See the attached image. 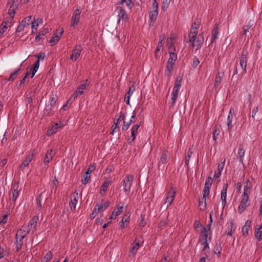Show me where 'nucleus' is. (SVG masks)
I'll return each instance as SVG.
<instances>
[{"label": "nucleus", "mask_w": 262, "mask_h": 262, "mask_svg": "<svg viewBox=\"0 0 262 262\" xmlns=\"http://www.w3.org/2000/svg\"><path fill=\"white\" fill-rule=\"evenodd\" d=\"M198 29L191 27L189 34V39L188 42L191 45L192 48H196V50H200L204 42V37L202 34L198 36Z\"/></svg>", "instance_id": "nucleus-1"}, {"label": "nucleus", "mask_w": 262, "mask_h": 262, "mask_svg": "<svg viewBox=\"0 0 262 262\" xmlns=\"http://www.w3.org/2000/svg\"><path fill=\"white\" fill-rule=\"evenodd\" d=\"M27 233L25 230L19 229L15 234L16 250L18 252L21 249L23 245V239L26 236Z\"/></svg>", "instance_id": "nucleus-2"}, {"label": "nucleus", "mask_w": 262, "mask_h": 262, "mask_svg": "<svg viewBox=\"0 0 262 262\" xmlns=\"http://www.w3.org/2000/svg\"><path fill=\"white\" fill-rule=\"evenodd\" d=\"M140 242L139 238H136L132 243L129 250L128 256L129 257H134L136 255L139 248L141 247Z\"/></svg>", "instance_id": "nucleus-3"}, {"label": "nucleus", "mask_w": 262, "mask_h": 262, "mask_svg": "<svg viewBox=\"0 0 262 262\" xmlns=\"http://www.w3.org/2000/svg\"><path fill=\"white\" fill-rule=\"evenodd\" d=\"M134 180V176L132 175H127L123 180V190L126 193H128L130 191V187Z\"/></svg>", "instance_id": "nucleus-4"}, {"label": "nucleus", "mask_w": 262, "mask_h": 262, "mask_svg": "<svg viewBox=\"0 0 262 262\" xmlns=\"http://www.w3.org/2000/svg\"><path fill=\"white\" fill-rule=\"evenodd\" d=\"M176 193V189L173 187H171L170 189V191L167 193L164 202V205H166L167 207L171 205V203L173 202L175 197Z\"/></svg>", "instance_id": "nucleus-5"}, {"label": "nucleus", "mask_w": 262, "mask_h": 262, "mask_svg": "<svg viewBox=\"0 0 262 262\" xmlns=\"http://www.w3.org/2000/svg\"><path fill=\"white\" fill-rule=\"evenodd\" d=\"M249 200V195L243 194L242 196V201L238 206V210L239 213H242L244 211L246 207L249 206L248 202Z\"/></svg>", "instance_id": "nucleus-6"}, {"label": "nucleus", "mask_w": 262, "mask_h": 262, "mask_svg": "<svg viewBox=\"0 0 262 262\" xmlns=\"http://www.w3.org/2000/svg\"><path fill=\"white\" fill-rule=\"evenodd\" d=\"M63 32V29L62 28L56 30V32L53 34L52 37L49 41L51 44V46H54L58 42L60 38L62 36Z\"/></svg>", "instance_id": "nucleus-7"}, {"label": "nucleus", "mask_w": 262, "mask_h": 262, "mask_svg": "<svg viewBox=\"0 0 262 262\" xmlns=\"http://www.w3.org/2000/svg\"><path fill=\"white\" fill-rule=\"evenodd\" d=\"M81 50L82 47L80 45L75 46L70 55V59L73 61H76L80 55Z\"/></svg>", "instance_id": "nucleus-8"}, {"label": "nucleus", "mask_w": 262, "mask_h": 262, "mask_svg": "<svg viewBox=\"0 0 262 262\" xmlns=\"http://www.w3.org/2000/svg\"><path fill=\"white\" fill-rule=\"evenodd\" d=\"M80 8L76 9L71 19V26L75 27L80 19Z\"/></svg>", "instance_id": "nucleus-9"}, {"label": "nucleus", "mask_w": 262, "mask_h": 262, "mask_svg": "<svg viewBox=\"0 0 262 262\" xmlns=\"http://www.w3.org/2000/svg\"><path fill=\"white\" fill-rule=\"evenodd\" d=\"M247 53L244 52V51L242 52L241 56L239 59V64L241 67L243 69V72L242 73V75L245 74L246 73V67H247Z\"/></svg>", "instance_id": "nucleus-10"}, {"label": "nucleus", "mask_w": 262, "mask_h": 262, "mask_svg": "<svg viewBox=\"0 0 262 262\" xmlns=\"http://www.w3.org/2000/svg\"><path fill=\"white\" fill-rule=\"evenodd\" d=\"M210 238H208L207 231L205 227H203L200 232V236L199 242L201 244H205L206 242H210Z\"/></svg>", "instance_id": "nucleus-11"}, {"label": "nucleus", "mask_w": 262, "mask_h": 262, "mask_svg": "<svg viewBox=\"0 0 262 262\" xmlns=\"http://www.w3.org/2000/svg\"><path fill=\"white\" fill-rule=\"evenodd\" d=\"M224 73H218L215 78L214 83L212 91L217 93L219 85L220 84L223 77Z\"/></svg>", "instance_id": "nucleus-12"}, {"label": "nucleus", "mask_w": 262, "mask_h": 262, "mask_svg": "<svg viewBox=\"0 0 262 262\" xmlns=\"http://www.w3.org/2000/svg\"><path fill=\"white\" fill-rule=\"evenodd\" d=\"M177 59H171L169 58L167 62L166 69L165 72V75L170 76L171 71L173 69V66L175 64V62Z\"/></svg>", "instance_id": "nucleus-13"}, {"label": "nucleus", "mask_w": 262, "mask_h": 262, "mask_svg": "<svg viewBox=\"0 0 262 262\" xmlns=\"http://www.w3.org/2000/svg\"><path fill=\"white\" fill-rule=\"evenodd\" d=\"M56 152L52 149L48 150L46 153V155L43 159V163L46 165L48 164L52 160L54 156L55 155Z\"/></svg>", "instance_id": "nucleus-14"}, {"label": "nucleus", "mask_w": 262, "mask_h": 262, "mask_svg": "<svg viewBox=\"0 0 262 262\" xmlns=\"http://www.w3.org/2000/svg\"><path fill=\"white\" fill-rule=\"evenodd\" d=\"M19 186L17 184L15 183L12 185L11 187V191H12V195H10V199L12 200V201L15 202L19 193V190H18Z\"/></svg>", "instance_id": "nucleus-15"}, {"label": "nucleus", "mask_w": 262, "mask_h": 262, "mask_svg": "<svg viewBox=\"0 0 262 262\" xmlns=\"http://www.w3.org/2000/svg\"><path fill=\"white\" fill-rule=\"evenodd\" d=\"M228 184L226 183L224 184L222 188V190L221 191V199L222 200V204L224 207L225 205H226V196H227V191L228 189Z\"/></svg>", "instance_id": "nucleus-16"}, {"label": "nucleus", "mask_w": 262, "mask_h": 262, "mask_svg": "<svg viewBox=\"0 0 262 262\" xmlns=\"http://www.w3.org/2000/svg\"><path fill=\"white\" fill-rule=\"evenodd\" d=\"M33 158V153L29 154L27 155L26 159L20 164V168L22 169H24L26 167H28L30 162L32 161Z\"/></svg>", "instance_id": "nucleus-17"}, {"label": "nucleus", "mask_w": 262, "mask_h": 262, "mask_svg": "<svg viewBox=\"0 0 262 262\" xmlns=\"http://www.w3.org/2000/svg\"><path fill=\"white\" fill-rule=\"evenodd\" d=\"M81 86H82V84L79 85L76 92L71 95L70 98L67 101V104H71L72 102L77 97L78 94H82V88H81Z\"/></svg>", "instance_id": "nucleus-18"}, {"label": "nucleus", "mask_w": 262, "mask_h": 262, "mask_svg": "<svg viewBox=\"0 0 262 262\" xmlns=\"http://www.w3.org/2000/svg\"><path fill=\"white\" fill-rule=\"evenodd\" d=\"M233 114H234V110L233 108H231L229 111V113L228 114V118H227V126H228V129L229 130H231L232 125V122L233 118Z\"/></svg>", "instance_id": "nucleus-19"}, {"label": "nucleus", "mask_w": 262, "mask_h": 262, "mask_svg": "<svg viewBox=\"0 0 262 262\" xmlns=\"http://www.w3.org/2000/svg\"><path fill=\"white\" fill-rule=\"evenodd\" d=\"M77 195L78 193L74 192L71 196V202L69 203V205L72 210H74L76 208V205L77 202L76 198Z\"/></svg>", "instance_id": "nucleus-20"}, {"label": "nucleus", "mask_w": 262, "mask_h": 262, "mask_svg": "<svg viewBox=\"0 0 262 262\" xmlns=\"http://www.w3.org/2000/svg\"><path fill=\"white\" fill-rule=\"evenodd\" d=\"M110 204V203L109 201H106L104 203H102L100 205L97 204L95 208H96V210L98 212H102L107 207H108Z\"/></svg>", "instance_id": "nucleus-21"}, {"label": "nucleus", "mask_w": 262, "mask_h": 262, "mask_svg": "<svg viewBox=\"0 0 262 262\" xmlns=\"http://www.w3.org/2000/svg\"><path fill=\"white\" fill-rule=\"evenodd\" d=\"M117 9L118 10V16L119 17L118 21L122 19H126L127 18V14L125 12V10L121 7H118Z\"/></svg>", "instance_id": "nucleus-22"}, {"label": "nucleus", "mask_w": 262, "mask_h": 262, "mask_svg": "<svg viewBox=\"0 0 262 262\" xmlns=\"http://www.w3.org/2000/svg\"><path fill=\"white\" fill-rule=\"evenodd\" d=\"M254 236L256 239L258 241H261L262 240V223L258 228L255 227Z\"/></svg>", "instance_id": "nucleus-23"}, {"label": "nucleus", "mask_w": 262, "mask_h": 262, "mask_svg": "<svg viewBox=\"0 0 262 262\" xmlns=\"http://www.w3.org/2000/svg\"><path fill=\"white\" fill-rule=\"evenodd\" d=\"M219 25L216 24L214 25V29L212 31V34H211V43H213V42H215L216 39L217 38V36L219 35Z\"/></svg>", "instance_id": "nucleus-24"}, {"label": "nucleus", "mask_w": 262, "mask_h": 262, "mask_svg": "<svg viewBox=\"0 0 262 262\" xmlns=\"http://www.w3.org/2000/svg\"><path fill=\"white\" fill-rule=\"evenodd\" d=\"M244 145L241 144L239 145V149L237 152L238 158L239 159V161L241 163H243L244 159L243 158L245 156V151L244 149Z\"/></svg>", "instance_id": "nucleus-25"}, {"label": "nucleus", "mask_w": 262, "mask_h": 262, "mask_svg": "<svg viewBox=\"0 0 262 262\" xmlns=\"http://www.w3.org/2000/svg\"><path fill=\"white\" fill-rule=\"evenodd\" d=\"M251 222L250 220H247L244 226L242 227V231L243 235L244 236H247L249 234V229L250 227Z\"/></svg>", "instance_id": "nucleus-26"}, {"label": "nucleus", "mask_w": 262, "mask_h": 262, "mask_svg": "<svg viewBox=\"0 0 262 262\" xmlns=\"http://www.w3.org/2000/svg\"><path fill=\"white\" fill-rule=\"evenodd\" d=\"M179 93L172 91L171 94V99L169 102L170 105V108L174 107L176 104V102L178 97Z\"/></svg>", "instance_id": "nucleus-27"}, {"label": "nucleus", "mask_w": 262, "mask_h": 262, "mask_svg": "<svg viewBox=\"0 0 262 262\" xmlns=\"http://www.w3.org/2000/svg\"><path fill=\"white\" fill-rule=\"evenodd\" d=\"M135 88L134 85H132V86H130L129 88V89L128 90V91L127 92V93L125 95V98H124V101H125L126 104H128V105L129 104L130 97H131L132 94H133V93L135 91Z\"/></svg>", "instance_id": "nucleus-28"}, {"label": "nucleus", "mask_w": 262, "mask_h": 262, "mask_svg": "<svg viewBox=\"0 0 262 262\" xmlns=\"http://www.w3.org/2000/svg\"><path fill=\"white\" fill-rule=\"evenodd\" d=\"M225 161V160H224L223 162L219 164L217 171L215 172L214 174V178L216 179L220 178V176L221 175L222 171L224 167Z\"/></svg>", "instance_id": "nucleus-29"}, {"label": "nucleus", "mask_w": 262, "mask_h": 262, "mask_svg": "<svg viewBox=\"0 0 262 262\" xmlns=\"http://www.w3.org/2000/svg\"><path fill=\"white\" fill-rule=\"evenodd\" d=\"M168 155L167 154V152L165 151H163L160 156V158L158 163V166H160V163L165 164L168 161Z\"/></svg>", "instance_id": "nucleus-30"}, {"label": "nucleus", "mask_w": 262, "mask_h": 262, "mask_svg": "<svg viewBox=\"0 0 262 262\" xmlns=\"http://www.w3.org/2000/svg\"><path fill=\"white\" fill-rule=\"evenodd\" d=\"M38 220V216L37 215H34L29 223L28 227L30 228H33V229H35L37 226V222Z\"/></svg>", "instance_id": "nucleus-31"}, {"label": "nucleus", "mask_w": 262, "mask_h": 262, "mask_svg": "<svg viewBox=\"0 0 262 262\" xmlns=\"http://www.w3.org/2000/svg\"><path fill=\"white\" fill-rule=\"evenodd\" d=\"M158 15V12H150L149 13V17L150 19L149 24H154L156 22Z\"/></svg>", "instance_id": "nucleus-32"}, {"label": "nucleus", "mask_w": 262, "mask_h": 262, "mask_svg": "<svg viewBox=\"0 0 262 262\" xmlns=\"http://www.w3.org/2000/svg\"><path fill=\"white\" fill-rule=\"evenodd\" d=\"M251 187V185L249 180H247L245 182V185L244 186V191L243 194L249 195L250 192Z\"/></svg>", "instance_id": "nucleus-33"}, {"label": "nucleus", "mask_w": 262, "mask_h": 262, "mask_svg": "<svg viewBox=\"0 0 262 262\" xmlns=\"http://www.w3.org/2000/svg\"><path fill=\"white\" fill-rule=\"evenodd\" d=\"M181 81L182 78L179 79V78H177V80H176L172 91L179 93L180 88L181 86Z\"/></svg>", "instance_id": "nucleus-34"}, {"label": "nucleus", "mask_w": 262, "mask_h": 262, "mask_svg": "<svg viewBox=\"0 0 262 262\" xmlns=\"http://www.w3.org/2000/svg\"><path fill=\"white\" fill-rule=\"evenodd\" d=\"M110 179H106L105 180L104 182H103V185L100 187V193L102 194V192L104 193L106 190L107 187L110 184Z\"/></svg>", "instance_id": "nucleus-35"}, {"label": "nucleus", "mask_w": 262, "mask_h": 262, "mask_svg": "<svg viewBox=\"0 0 262 262\" xmlns=\"http://www.w3.org/2000/svg\"><path fill=\"white\" fill-rule=\"evenodd\" d=\"M210 188L204 187L203 189V196L202 198V200H204V205H203L204 208L206 207L207 204L206 202V197L209 194Z\"/></svg>", "instance_id": "nucleus-36"}, {"label": "nucleus", "mask_w": 262, "mask_h": 262, "mask_svg": "<svg viewBox=\"0 0 262 262\" xmlns=\"http://www.w3.org/2000/svg\"><path fill=\"white\" fill-rule=\"evenodd\" d=\"M118 3L120 5L125 4L129 9H131L134 6V3L132 0H121Z\"/></svg>", "instance_id": "nucleus-37"}, {"label": "nucleus", "mask_w": 262, "mask_h": 262, "mask_svg": "<svg viewBox=\"0 0 262 262\" xmlns=\"http://www.w3.org/2000/svg\"><path fill=\"white\" fill-rule=\"evenodd\" d=\"M233 225L234 223L233 221H230L227 224V228L226 231V233L227 235L232 236Z\"/></svg>", "instance_id": "nucleus-38"}, {"label": "nucleus", "mask_w": 262, "mask_h": 262, "mask_svg": "<svg viewBox=\"0 0 262 262\" xmlns=\"http://www.w3.org/2000/svg\"><path fill=\"white\" fill-rule=\"evenodd\" d=\"M58 124L56 123L54 125H53L52 127L48 130L47 131V135L51 136L52 134L56 133L58 130Z\"/></svg>", "instance_id": "nucleus-39"}, {"label": "nucleus", "mask_w": 262, "mask_h": 262, "mask_svg": "<svg viewBox=\"0 0 262 262\" xmlns=\"http://www.w3.org/2000/svg\"><path fill=\"white\" fill-rule=\"evenodd\" d=\"M11 1L12 2V3L10 7V10H12V12L11 14H12V20H13L15 14V10L17 8V4L15 3L14 0H11Z\"/></svg>", "instance_id": "nucleus-40"}, {"label": "nucleus", "mask_w": 262, "mask_h": 262, "mask_svg": "<svg viewBox=\"0 0 262 262\" xmlns=\"http://www.w3.org/2000/svg\"><path fill=\"white\" fill-rule=\"evenodd\" d=\"M59 184V182L56 177L54 178L51 184V191H54V192L56 191L57 186Z\"/></svg>", "instance_id": "nucleus-41"}, {"label": "nucleus", "mask_w": 262, "mask_h": 262, "mask_svg": "<svg viewBox=\"0 0 262 262\" xmlns=\"http://www.w3.org/2000/svg\"><path fill=\"white\" fill-rule=\"evenodd\" d=\"M57 100V98L56 97V96H55L54 95H51L50 96L49 102H50V105H51V107L50 108V111L52 110V107L55 105Z\"/></svg>", "instance_id": "nucleus-42"}, {"label": "nucleus", "mask_w": 262, "mask_h": 262, "mask_svg": "<svg viewBox=\"0 0 262 262\" xmlns=\"http://www.w3.org/2000/svg\"><path fill=\"white\" fill-rule=\"evenodd\" d=\"M83 184H86L91 182V174L88 171H85L84 175L83 176Z\"/></svg>", "instance_id": "nucleus-43"}, {"label": "nucleus", "mask_w": 262, "mask_h": 262, "mask_svg": "<svg viewBox=\"0 0 262 262\" xmlns=\"http://www.w3.org/2000/svg\"><path fill=\"white\" fill-rule=\"evenodd\" d=\"M150 12H158V4L156 0H153Z\"/></svg>", "instance_id": "nucleus-44"}, {"label": "nucleus", "mask_w": 262, "mask_h": 262, "mask_svg": "<svg viewBox=\"0 0 262 262\" xmlns=\"http://www.w3.org/2000/svg\"><path fill=\"white\" fill-rule=\"evenodd\" d=\"M123 207V206H122L114 208V210L113 211V214H115V217H116L118 215L122 213Z\"/></svg>", "instance_id": "nucleus-45"}, {"label": "nucleus", "mask_w": 262, "mask_h": 262, "mask_svg": "<svg viewBox=\"0 0 262 262\" xmlns=\"http://www.w3.org/2000/svg\"><path fill=\"white\" fill-rule=\"evenodd\" d=\"M7 29V22L3 21L0 26V36H2Z\"/></svg>", "instance_id": "nucleus-46"}, {"label": "nucleus", "mask_w": 262, "mask_h": 262, "mask_svg": "<svg viewBox=\"0 0 262 262\" xmlns=\"http://www.w3.org/2000/svg\"><path fill=\"white\" fill-rule=\"evenodd\" d=\"M193 154L192 151L190 148L189 149L188 152H187V156L185 158V164L188 167L189 160L192 156V155Z\"/></svg>", "instance_id": "nucleus-47"}, {"label": "nucleus", "mask_w": 262, "mask_h": 262, "mask_svg": "<svg viewBox=\"0 0 262 262\" xmlns=\"http://www.w3.org/2000/svg\"><path fill=\"white\" fill-rule=\"evenodd\" d=\"M171 0H163L162 4L161 9L165 11L168 8Z\"/></svg>", "instance_id": "nucleus-48"}, {"label": "nucleus", "mask_w": 262, "mask_h": 262, "mask_svg": "<svg viewBox=\"0 0 262 262\" xmlns=\"http://www.w3.org/2000/svg\"><path fill=\"white\" fill-rule=\"evenodd\" d=\"M20 70V69H18V70H16L15 71H14V72H13V73H12L10 75V77L9 78V81H13L15 79H16V78L17 77V75H18L19 74V72Z\"/></svg>", "instance_id": "nucleus-49"}, {"label": "nucleus", "mask_w": 262, "mask_h": 262, "mask_svg": "<svg viewBox=\"0 0 262 262\" xmlns=\"http://www.w3.org/2000/svg\"><path fill=\"white\" fill-rule=\"evenodd\" d=\"M42 195V193H40L39 195H38L37 196L36 199L37 207L39 209H41L42 208V205H41V203Z\"/></svg>", "instance_id": "nucleus-50"}, {"label": "nucleus", "mask_w": 262, "mask_h": 262, "mask_svg": "<svg viewBox=\"0 0 262 262\" xmlns=\"http://www.w3.org/2000/svg\"><path fill=\"white\" fill-rule=\"evenodd\" d=\"M122 119L123 120V125L122 127V130H123V131H125V130H126L128 129L129 126H130V124H129V123L128 122H126L124 120H125V116H122Z\"/></svg>", "instance_id": "nucleus-51"}, {"label": "nucleus", "mask_w": 262, "mask_h": 262, "mask_svg": "<svg viewBox=\"0 0 262 262\" xmlns=\"http://www.w3.org/2000/svg\"><path fill=\"white\" fill-rule=\"evenodd\" d=\"M53 257V254L51 251H49L44 256V259L46 262L50 261Z\"/></svg>", "instance_id": "nucleus-52"}, {"label": "nucleus", "mask_w": 262, "mask_h": 262, "mask_svg": "<svg viewBox=\"0 0 262 262\" xmlns=\"http://www.w3.org/2000/svg\"><path fill=\"white\" fill-rule=\"evenodd\" d=\"M8 218V214L0 216V224H5L7 223Z\"/></svg>", "instance_id": "nucleus-53"}, {"label": "nucleus", "mask_w": 262, "mask_h": 262, "mask_svg": "<svg viewBox=\"0 0 262 262\" xmlns=\"http://www.w3.org/2000/svg\"><path fill=\"white\" fill-rule=\"evenodd\" d=\"M163 45H164V42L162 40H161L159 42V43L158 45V46L156 48V53H155V56H157V53L161 49L163 48Z\"/></svg>", "instance_id": "nucleus-54"}, {"label": "nucleus", "mask_w": 262, "mask_h": 262, "mask_svg": "<svg viewBox=\"0 0 262 262\" xmlns=\"http://www.w3.org/2000/svg\"><path fill=\"white\" fill-rule=\"evenodd\" d=\"M221 250H222V248H221V244H216V245L214 247V252L215 253H217V254L219 255H220L221 253Z\"/></svg>", "instance_id": "nucleus-55"}, {"label": "nucleus", "mask_w": 262, "mask_h": 262, "mask_svg": "<svg viewBox=\"0 0 262 262\" xmlns=\"http://www.w3.org/2000/svg\"><path fill=\"white\" fill-rule=\"evenodd\" d=\"M167 224V220L166 219H162L158 224V227L162 228Z\"/></svg>", "instance_id": "nucleus-56"}, {"label": "nucleus", "mask_w": 262, "mask_h": 262, "mask_svg": "<svg viewBox=\"0 0 262 262\" xmlns=\"http://www.w3.org/2000/svg\"><path fill=\"white\" fill-rule=\"evenodd\" d=\"M219 133L220 130L217 129L216 126H214L213 133V138L214 141L216 140L217 136L219 135Z\"/></svg>", "instance_id": "nucleus-57"}, {"label": "nucleus", "mask_w": 262, "mask_h": 262, "mask_svg": "<svg viewBox=\"0 0 262 262\" xmlns=\"http://www.w3.org/2000/svg\"><path fill=\"white\" fill-rule=\"evenodd\" d=\"M199 63H200V60H199V59L195 56L194 57V58H193V63L192 64V67L193 68H195L198 66V64Z\"/></svg>", "instance_id": "nucleus-58"}, {"label": "nucleus", "mask_w": 262, "mask_h": 262, "mask_svg": "<svg viewBox=\"0 0 262 262\" xmlns=\"http://www.w3.org/2000/svg\"><path fill=\"white\" fill-rule=\"evenodd\" d=\"M121 114V113H120V114H117L116 115L114 123H116L117 124L119 123L121 118L122 117V116H123Z\"/></svg>", "instance_id": "nucleus-59"}, {"label": "nucleus", "mask_w": 262, "mask_h": 262, "mask_svg": "<svg viewBox=\"0 0 262 262\" xmlns=\"http://www.w3.org/2000/svg\"><path fill=\"white\" fill-rule=\"evenodd\" d=\"M128 219L129 217L127 215L124 216L121 220V227H122L123 228H124L125 227L124 226V223L128 222Z\"/></svg>", "instance_id": "nucleus-60"}, {"label": "nucleus", "mask_w": 262, "mask_h": 262, "mask_svg": "<svg viewBox=\"0 0 262 262\" xmlns=\"http://www.w3.org/2000/svg\"><path fill=\"white\" fill-rule=\"evenodd\" d=\"M35 57L38 58V60H43L46 57L45 53H40L39 54L35 55Z\"/></svg>", "instance_id": "nucleus-61"}, {"label": "nucleus", "mask_w": 262, "mask_h": 262, "mask_svg": "<svg viewBox=\"0 0 262 262\" xmlns=\"http://www.w3.org/2000/svg\"><path fill=\"white\" fill-rule=\"evenodd\" d=\"M169 58L173 59H177V54L174 53V51H169Z\"/></svg>", "instance_id": "nucleus-62"}, {"label": "nucleus", "mask_w": 262, "mask_h": 262, "mask_svg": "<svg viewBox=\"0 0 262 262\" xmlns=\"http://www.w3.org/2000/svg\"><path fill=\"white\" fill-rule=\"evenodd\" d=\"M25 25H23V21H21L16 29V32H20L24 30Z\"/></svg>", "instance_id": "nucleus-63"}, {"label": "nucleus", "mask_w": 262, "mask_h": 262, "mask_svg": "<svg viewBox=\"0 0 262 262\" xmlns=\"http://www.w3.org/2000/svg\"><path fill=\"white\" fill-rule=\"evenodd\" d=\"M7 159L4 158L0 161V168H3L7 164Z\"/></svg>", "instance_id": "nucleus-64"}]
</instances>
